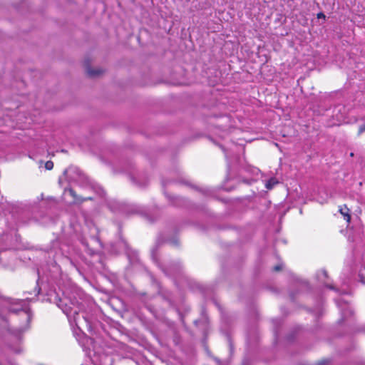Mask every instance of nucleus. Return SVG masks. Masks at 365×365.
<instances>
[{"mask_svg":"<svg viewBox=\"0 0 365 365\" xmlns=\"http://www.w3.org/2000/svg\"><path fill=\"white\" fill-rule=\"evenodd\" d=\"M364 132H365V123L359 127L358 134L361 135Z\"/></svg>","mask_w":365,"mask_h":365,"instance_id":"nucleus-16","label":"nucleus"},{"mask_svg":"<svg viewBox=\"0 0 365 365\" xmlns=\"http://www.w3.org/2000/svg\"><path fill=\"white\" fill-rule=\"evenodd\" d=\"M48 273H45L49 282H53L59 287L61 286V279L63 278L60 267L55 262H51L46 268Z\"/></svg>","mask_w":365,"mask_h":365,"instance_id":"nucleus-4","label":"nucleus"},{"mask_svg":"<svg viewBox=\"0 0 365 365\" xmlns=\"http://www.w3.org/2000/svg\"><path fill=\"white\" fill-rule=\"evenodd\" d=\"M339 212L344 217V220L347 222H349L350 220H351V216L349 215V208L346 205H344V207H341L339 208Z\"/></svg>","mask_w":365,"mask_h":365,"instance_id":"nucleus-9","label":"nucleus"},{"mask_svg":"<svg viewBox=\"0 0 365 365\" xmlns=\"http://www.w3.org/2000/svg\"><path fill=\"white\" fill-rule=\"evenodd\" d=\"M361 365H365V363H363Z\"/></svg>","mask_w":365,"mask_h":365,"instance_id":"nucleus-30","label":"nucleus"},{"mask_svg":"<svg viewBox=\"0 0 365 365\" xmlns=\"http://www.w3.org/2000/svg\"><path fill=\"white\" fill-rule=\"evenodd\" d=\"M326 287L327 288H329V289L335 290L336 292H339V294H346L350 293V292L349 290H347L346 289H344V288L336 289V288H335L334 286H333L331 284H327Z\"/></svg>","mask_w":365,"mask_h":365,"instance_id":"nucleus-10","label":"nucleus"},{"mask_svg":"<svg viewBox=\"0 0 365 365\" xmlns=\"http://www.w3.org/2000/svg\"><path fill=\"white\" fill-rule=\"evenodd\" d=\"M87 199H88V200H91V199H92V197H88Z\"/></svg>","mask_w":365,"mask_h":365,"instance_id":"nucleus-29","label":"nucleus"},{"mask_svg":"<svg viewBox=\"0 0 365 365\" xmlns=\"http://www.w3.org/2000/svg\"><path fill=\"white\" fill-rule=\"evenodd\" d=\"M34 292H35V296H37L40 292V288H38V289L35 288Z\"/></svg>","mask_w":365,"mask_h":365,"instance_id":"nucleus-21","label":"nucleus"},{"mask_svg":"<svg viewBox=\"0 0 365 365\" xmlns=\"http://www.w3.org/2000/svg\"><path fill=\"white\" fill-rule=\"evenodd\" d=\"M102 73H103V71L101 69H98H98H92L91 68H87V73L91 77H95V76H99Z\"/></svg>","mask_w":365,"mask_h":365,"instance_id":"nucleus-11","label":"nucleus"},{"mask_svg":"<svg viewBox=\"0 0 365 365\" xmlns=\"http://www.w3.org/2000/svg\"><path fill=\"white\" fill-rule=\"evenodd\" d=\"M341 107H336L334 108V110H338V111H340L341 110Z\"/></svg>","mask_w":365,"mask_h":365,"instance_id":"nucleus-25","label":"nucleus"},{"mask_svg":"<svg viewBox=\"0 0 365 365\" xmlns=\"http://www.w3.org/2000/svg\"><path fill=\"white\" fill-rule=\"evenodd\" d=\"M64 175H66L70 180L73 181H78L84 179V175L76 167L68 168L64 171Z\"/></svg>","mask_w":365,"mask_h":365,"instance_id":"nucleus-5","label":"nucleus"},{"mask_svg":"<svg viewBox=\"0 0 365 365\" xmlns=\"http://www.w3.org/2000/svg\"><path fill=\"white\" fill-rule=\"evenodd\" d=\"M45 167L47 170H51L53 167V163L51 160L46 163Z\"/></svg>","mask_w":365,"mask_h":365,"instance_id":"nucleus-15","label":"nucleus"},{"mask_svg":"<svg viewBox=\"0 0 365 365\" xmlns=\"http://www.w3.org/2000/svg\"><path fill=\"white\" fill-rule=\"evenodd\" d=\"M202 192L204 193H205L206 195H209L210 194V190H202Z\"/></svg>","mask_w":365,"mask_h":365,"instance_id":"nucleus-23","label":"nucleus"},{"mask_svg":"<svg viewBox=\"0 0 365 365\" xmlns=\"http://www.w3.org/2000/svg\"><path fill=\"white\" fill-rule=\"evenodd\" d=\"M93 189H94L95 192L98 195H100L101 197H103L104 196L105 192H104L103 189L101 187L96 186V187H94Z\"/></svg>","mask_w":365,"mask_h":365,"instance_id":"nucleus-14","label":"nucleus"},{"mask_svg":"<svg viewBox=\"0 0 365 365\" xmlns=\"http://www.w3.org/2000/svg\"><path fill=\"white\" fill-rule=\"evenodd\" d=\"M282 264H278V265H277V266H275V267H274V271H279V270H281V269H282Z\"/></svg>","mask_w":365,"mask_h":365,"instance_id":"nucleus-18","label":"nucleus"},{"mask_svg":"<svg viewBox=\"0 0 365 365\" xmlns=\"http://www.w3.org/2000/svg\"><path fill=\"white\" fill-rule=\"evenodd\" d=\"M40 273H41V270H39V269H38V276L40 275Z\"/></svg>","mask_w":365,"mask_h":365,"instance_id":"nucleus-28","label":"nucleus"},{"mask_svg":"<svg viewBox=\"0 0 365 365\" xmlns=\"http://www.w3.org/2000/svg\"><path fill=\"white\" fill-rule=\"evenodd\" d=\"M0 365H16L12 361L6 354L2 353L0 356Z\"/></svg>","mask_w":365,"mask_h":365,"instance_id":"nucleus-8","label":"nucleus"},{"mask_svg":"<svg viewBox=\"0 0 365 365\" xmlns=\"http://www.w3.org/2000/svg\"><path fill=\"white\" fill-rule=\"evenodd\" d=\"M63 297L56 299V305L67 316L71 326L75 325L79 329L86 327L88 329L91 328L93 323L92 315L84 309L83 302H80L74 296L67 291L62 290Z\"/></svg>","mask_w":365,"mask_h":365,"instance_id":"nucleus-2","label":"nucleus"},{"mask_svg":"<svg viewBox=\"0 0 365 365\" xmlns=\"http://www.w3.org/2000/svg\"><path fill=\"white\" fill-rule=\"evenodd\" d=\"M64 195L66 196L70 195L73 199V200H72L73 202H82L83 200H81L79 197H78L76 195V192H74V190L71 188L66 189L64 190Z\"/></svg>","mask_w":365,"mask_h":365,"instance_id":"nucleus-7","label":"nucleus"},{"mask_svg":"<svg viewBox=\"0 0 365 365\" xmlns=\"http://www.w3.org/2000/svg\"><path fill=\"white\" fill-rule=\"evenodd\" d=\"M106 359H107L109 362H111V361H112V359H111V358H110V357H106Z\"/></svg>","mask_w":365,"mask_h":365,"instance_id":"nucleus-26","label":"nucleus"},{"mask_svg":"<svg viewBox=\"0 0 365 365\" xmlns=\"http://www.w3.org/2000/svg\"><path fill=\"white\" fill-rule=\"evenodd\" d=\"M317 18L318 19H322V18L325 19V15L323 13H322V12L319 13L317 14Z\"/></svg>","mask_w":365,"mask_h":365,"instance_id":"nucleus-20","label":"nucleus"},{"mask_svg":"<svg viewBox=\"0 0 365 365\" xmlns=\"http://www.w3.org/2000/svg\"><path fill=\"white\" fill-rule=\"evenodd\" d=\"M335 302L341 311V316L343 318H345L349 315L353 314V310L346 304V302H344L341 299H336Z\"/></svg>","mask_w":365,"mask_h":365,"instance_id":"nucleus-6","label":"nucleus"},{"mask_svg":"<svg viewBox=\"0 0 365 365\" xmlns=\"http://www.w3.org/2000/svg\"><path fill=\"white\" fill-rule=\"evenodd\" d=\"M277 183H278V181L275 178H272L269 180L267 181V182L265 184V187L267 189L271 190Z\"/></svg>","mask_w":365,"mask_h":365,"instance_id":"nucleus-12","label":"nucleus"},{"mask_svg":"<svg viewBox=\"0 0 365 365\" xmlns=\"http://www.w3.org/2000/svg\"><path fill=\"white\" fill-rule=\"evenodd\" d=\"M222 148L223 151L225 152V157H226L227 158H228V155H227V153L226 150L224 149V148Z\"/></svg>","mask_w":365,"mask_h":365,"instance_id":"nucleus-24","label":"nucleus"},{"mask_svg":"<svg viewBox=\"0 0 365 365\" xmlns=\"http://www.w3.org/2000/svg\"><path fill=\"white\" fill-rule=\"evenodd\" d=\"M138 211H139L138 209L135 207V208L132 209L131 212L136 213V212H138Z\"/></svg>","mask_w":365,"mask_h":365,"instance_id":"nucleus-22","label":"nucleus"},{"mask_svg":"<svg viewBox=\"0 0 365 365\" xmlns=\"http://www.w3.org/2000/svg\"><path fill=\"white\" fill-rule=\"evenodd\" d=\"M358 277H359V281L361 283L365 284V267H361L359 270Z\"/></svg>","mask_w":365,"mask_h":365,"instance_id":"nucleus-13","label":"nucleus"},{"mask_svg":"<svg viewBox=\"0 0 365 365\" xmlns=\"http://www.w3.org/2000/svg\"><path fill=\"white\" fill-rule=\"evenodd\" d=\"M82 243H83L86 247H87V246H88V245H87L86 243H85L83 241L82 242Z\"/></svg>","mask_w":365,"mask_h":365,"instance_id":"nucleus-27","label":"nucleus"},{"mask_svg":"<svg viewBox=\"0 0 365 365\" xmlns=\"http://www.w3.org/2000/svg\"><path fill=\"white\" fill-rule=\"evenodd\" d=\"M8 313H19L23 324L19 327L12 329H7V337L9 340H14L15 344H9V349L15 354H20L22 351L21 340L22 334L29 329L31 321V313L26 307L25 300L9 299L1 302L0 304V317L2 319H6Z\"/></svg>","mask_w":365,"mask_h":365,"instance_id":"nucleus-1","label":"nucleus"},{"mask_svg":"<svg viewBox=\"0 0 365 365\" xmlns=\"http://www.w3.org/2000/svg\"><path fill=\"white\" fill-rule=\"evenodd\" d=\"M0 223H4L6 228L0 227V252L9 249L12 240L13 234L16 235L17 225L16 222H9L6 219L1 218Z\"/></svg>","mask_w":365,"mask_h":365,"instance_id":"nucleus-3","label":"nucleus"},{"mask_svg":"<svg viewBox=\"0 0 365 365\" xmlns=\"http://www.w3.org/2000/svg\"><path fill=\"white\" fill-rule=\"evenodd\" d=\"M319 274H322L323 277H327V271H325V270H322V271H320V272L318 274V277H319V278H320Z\"/></svg>","mask_w":365,"mask_h":365,"instance_id":"nucleus-17","label":"nucleus"},{"mask_svg":"<svg viewBox=\"0 0 365 365\" xmlns=\"http://www.w3.org/2000/svg\"><path fill=\"white\" fill-rule=\"evenodd\" d=\"M252 173H253V174H255V175H257V174L259 173V169H257V168H254L252 169Z\"/></svg>","mask_w":365,"mask_h":365,"instance_id":"nucleus-19","label":"nucleus"}]
</instances>
